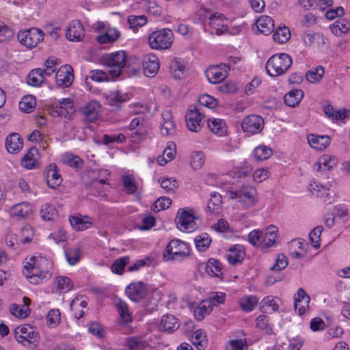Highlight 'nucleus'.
Instances as JSON below:
<instances>
[{"mask_svg":"<svg viewBox=\"0 0 350 350\" xmlns=\"http://www.w3.org/2000/svg\"><path fill=\"white\" fill-rule=\"evenodd\" d=\"M88 79H92L96 82H103L109 81V77L107 72L102 70H92L88 73V75L85 79V83H89Z\"/></svg>","mask_w":350,"mask_h":350,"instance_id":"obj_42","label":"nucleus"},{"mask_svg":"<svg viewBox=\"0 0 350 350\" xmlns=\"http://www.w3.org/2000/svg\"><path fill=\"white\" fill-rule=\"evenodd\" d=\"M265 240L266 237H264L262 232L260 230H254L248 235L249 242L254 246H260Z\"/></svg>","mask_w":350,"mask_h":350,"instance_id":"obj_51","label":"nucleus"},{"mask_svg":"<svg viewBox=\"0 0 350 350\" xmlns=\"http://www.w3.org/2000/svg\"><path fill=\"white\" fill-rule=\"evenodd\" d=\"M57 212L55 207L49 204L44 205L40 211V215L42 218L46 221L53 219L57 215Z\"/></svg>","mask_w":350,"mask_h":350,"instance_id":"obj_54","label":"nucleus"},{"mask_svg":"<svg viewBox=\"0 0 350 350\" xmlns=\"http://www.w3.org/2000/svg\"><path fill=\"white\" fill-rule=\"evenodd\" d=\"M64 253L66 260L70 265H76L81 259V252L78 248L74 247L65 250Z\"/></svg>","mask_w":350,"mask_h":350,"instance_id":"obj_50","label":"nucleus"},{"mask_svg":"<svg viewBox=\"0 0 350 350\" xmlns=\"http://www.w3.org/2000/svg\"><path fill=\"white\" fill-rule=\"evenodd\" d=\"M73 102L70 98H63L59 101V108L56 111L59 116L70 119L75 113Z\"/></svg>","mask_w":350,"mask_h":350,"instance_id":"obj_26","label":"nucleus"},{"mask_svg":"<svg viewBox=\"0 0 350 350\" xmlns=\"http://www.w3.org/2000/svg\"><path fill=\"white\" fill-rule=\"evenodd\" d=\"M258 299L256 296H243L239 300V305L244 312H251L257 306Z\"/></svg>","mask_w":350,"mask_h":350,"instance_id":"obj_35","label":"nucleus"},{"mask_svg":"<svg viewBox=\"0 0 350 350\" xmlns=\"http://www.w3.org/2000/svg\"><path fill=\"white\" fill-rule=\"evenodd\" d=\"M127 21L129 24V27L132 29L133 31H137L139 27H141L147 23V18L144 15H131L129 16Z\"/></svg>","mask_w":350,"mask_h":350,"instance_id":"obj_40","label":"nucleus"},{"mask_svg":"<svg viewBox=\"0 0 350 350\" xmlns=\"http://www.w3.org/2000/svg\"><path fill=\"white\" fill-rule=\"evenodd\" d=\"M291 38V33L288 27H278L274 31L273 38L275 42L280 44L286 42Z\"/></svg>","mask_w":350,"mask_h":350,"instance_id":"obj_37","label":"nucleus"},{"mask_svg":"<svg viewBox=\"0 0 350 350\" xmlns=\"http://www.w3.org/2000/svg\"><path fill=\"white\" fill-rule=\"evenodd\" d=\"M191 342L198 350L205 349L208 344L205 332L202 329H198L194 332L191 338Z\"/></svg>","mask_w":350,"mask_h":350,"instance_id":"obj_31","label":"nucleus"},{"mask_svg":"<svg viewBox=\"0 0 350 350\" xmlns=\"http://www.w3.org/2000/svg\"><path fill=\"white\" fill-rule=\"evenodd\" d=\"M245 255V253L243 246L241 245H236L229 250V253L227 254V259L231 265H234L241 262L244 259Z\"/></svg>","mask_w":350,"mask_h":350,"instance_id":"obj_24","label":"nucleus"},{"mask_svg":"<svg viewBox=\"0 0 350 350\" xmlns=\"http://www.w3.org/2000/svg\"><path fill=\"white\" fill-rule=\"evenodd\" d=\"M5 148L10 153H16L23 148V139L19 134L13 133L5 139Z\"/></svg>","mask_w":350,"mask_h":350,"instance_id":"obj_20","label":"nucleus"},{"mask_svg":"<svg viewBox=\"0 0 350 350\" xmlns=\"http://www.w3.org/2000/svg\"><path fill=\"white\" fill-rule=\"evenodd\" d=\"M323 230V228L321 226L314 228L309 234L310 241L312 245L318 248L320 247V236Z\"/></svg>","mask_w":350,"mask_h":350,"instance_id":"obj_58","label":"nucleus"},{"mask_svg":"<svg viewBox=\"0 0 350 350\" xmlns=\"http://www.w3.org/2000/svg\"><path fill=\"white\" fill-rule=\"evenodd\" d=\"M173 42V32L168 28L154 31L148 36V44L152 49H168L172 46Z\"/></svg>","mask_w":350,"mask_h":350,"instance_id":"obj_4","label":"nucleus"},{"mask_svg":"<svg viewBox=\"0 0 350 350\" xmlns=\"http://www.w3.org/2000/svg\"><path fill=\"white\" fill-rule=\"evenodd\" d=\"M5 242L9 247L13 250H20L21 242L20 241V237L12 233H9L5 236Z\"/></svg>","mask_w":350,"mask_h":350,"instance_id":"obj_62","label":"nucleus"},{"mask_svg":"<svg viewBox=\"0 0 350 350\" xmlns=\"http://www.w3.org/2000/svg\"><path fill=\"white\" fill-rule=\"evenodd\" d=\"M125 100L126 99L118 91L106 96L107 103L116 109H118Z\"/></svg>","mask_w":350,"mask_h":350,"instance_id":"obj_48","label":"nucleus"},{"mask_svg":"<svg viewBox=\"0 0 350 350\" xmlns=\"http://www.w3.org/2000/svg\"><path fill=\"white\" fill-rule=\"evenodd\" d=\"M210 130L219 136L225 135L227 132V126L224 120L220 118H211L208 121Z\"/></svg>","mask_w":350,"mask_h":350,"instance_id":"obj_29","label":"nucleus"},{"mask_svg":"<svg viewBox=\"0 0 350 350\" xmlns=\"http://www.w3.org/2000/svg\"><path fill=\"white\" fill-rule=\"evenodd\" d=\"M206 271L210 275L220 277L222 275L221 262L219 260L211 258L208 261Z\"/></svg>","mask_w":350,"mask_h":350,"instance_id":"obj_46","label":"nucleus"},{"mask_svg":"<svg viewBox=\"0 0 350 350\" xmlns=\"http://www.w3.org/2000/svg\"><path fill=\"white\" fill-rule=\"evenodd\" d=\"M99 175L103 176L104 178H100L99 180L94 178L90 185V187L91 188L97 189L98 195L100 196L104 193L103 185L106 184V180L110 176V172L107 170H100Z\"/></svg>","mask_w":350,"mask_h":350,"instance_id":"obj_33","label":"nucleus"},{"mask_svg":"<svg viewBox=\"0 0 350 350\" xmlns=\"http://www.w3.org/2000/svg\"><path fill=\"white\" fill-rule=\"evenodd\" d=\"M52 261L45 257L33 256L24 266L23 274L33 284H39L51 276Z\"/></svg>","mask_w":350,"mask_h":350,"instance_id":"obj_1","label":"nucleus"},{"mask_svg":"<svg viewBox=\"0 0 350 350\" xmlns=\"http://www.w3.org/2000/svg\"><path fill=\"white\" fill-rule=\"evenodd\" d=\"M129 262V256H123L116 259L111 265V271L117 274L121 275L123 273L124 269Z\"/></svg>","mask_w":350,"mask_h":350,"instance_id":"obj_52","label":"nucleus"},{"mask_svg":"<svg viewBox=\"0 0 350 350\" xmlns=\"http://www.w3.org/2000/svg\"><path fill=\"white\" fill-rule=\"evenodd\" d=\"M228 196L232 200H237L240 202L245 203L248 201L252 205L256 202L255 188L249 186H243L234 191H229Z\"/></svg>","mask_w":350,"mask_h":350,"instance_id":"obj_8","label":"nucleus"},{"mask_svg":"<svg viewBox=\"0 0 350 350\" xmlns=\"http://www.w3.org/2000/svg\"><path fill=\"white\" fill-rule=\"evenodd\" d=\"M308 142L311 147L316 149H323L329 143V137L327 136H314L308 137Z\"/></svg>","mask_w":350,"mask_h":350,"instance_id":"obj_39","label":"nucleus"},{"mask_svg":"<svg viewBox=\"0 0 350 350\" xmlns=\"http://www.w3.org/2000/svg\"><path fill=\"white\" fill-rule=\"evenodd\" d=\"M256 25L258 31L264 35L270 34L274 28L273 21L269 16H262L258 18Z\"/></svg>","mask_w":350,"mask_h":350,"instance_id":"obj_27","label":"nucleus"},{"mask_svg":"<svg viewBox=\"0 0 350 350\" xmlns=\"http://www.w3.org/2000/svg\"><path fill=\"white\" fill-rule=\"evenodd\" d=\"M303 97L304 92L301 90L295 89L285 94L284 102L287 106L295 107L299 105Z\"/></svg>","mask_w":350,"mask_h":350,"instance_id":"obj_28","label":"nucleus"},{"mask_svg":"<svg viewBox=\"0 0 350 350\" xmlns=\"http://www.w3.org/2000/svg\"><path fill=\"white\" fill-rule=\"evenodd\" d=\"M43 32L37 28L20 31L18 33V40L21 44L29 49L35 47L43 40Z\"/></svg>","mask_w":350,"mask_h":350,"instance_id":"obj_7","label":"nucleus"},{"mask_svg":"<svg viewBox=\"0 0 350 350\" xmlns=\"http://www.w3.org/2000/svg\"><path fill=\"white\" fill-rule=\"evenodd\" d=\"M292 64V58L289 55L284 53H277L267 62L266 70L271 77L281 76L288 71Z\"/></svg>","mask_w":350,"mask_h":350,"instance_id":"obj_2","label":"nucleus"},{"mask_svg":"<svg viewBox=\"0 0 350 350\" xmlns=\"http://www.w3.org/2000/svg\"><path fill=\"white\" fill-rule=\"evenodd\" d=\"M38 155V150L36 148L32 147L29 149L26 154L21 159V165L27 169H33L36 167L38 165L37 157Z\"/></svg>","mask_w":350,"mask_h":350,"instance_id":"obj_22","label":"nucleus"},{"mask_svg":"<svg viewBox=\"0 0 350 350\" xmlns=\"http://www.w3.org/2000/svg\"><path fill=\"white\" fill-rule=\"evenodd\" d=\"M146 286L142 282H135L129 284L126 288V293L128 297L135 302H138L146 295Z\"/></svg>","mask_w":350,"mask_h":350,"instance_id":"obj_14","label":"nucleus"},{"mask_svg":"<svg viewBox=\"0 0 350 350\" xmlns=\"http://www.w3.org/2000/svg\"><path fill=\"white\" fill-rule=\"evenodd\" d=\"M204 163V154L201 151L195 152L191 155V166L193 169H200Z\"/></svg>","mask_w":350,"mask_h":350,"instance_id":"obj_60","label":"nucleus"},{"mask_svg":"<svg viewBox=\"0 0 350 350\" xmlns=\"http://www.w3.org/2000/svg\"><path fill=\"white\" fill-rule=\"evenodd\" d=\"M117 309L120 317V323L126 325L132 321L131 313L129 310L126 303L120 299L116 304Z\"/></svg>","mask_w":350,"mask_h":350,"instance_id":"obj_30","label":"nucleus"},{"mask_svg":"<svg viewBox=\"0 0 350 350\" xmlns=\"http://www.w3.org/2000/svg\"><path fill=\"white\" fill-rule=\"evenodd\" d=\"M44 176L47 185L52 189L59 186L62 182V178L59 173L57 165L55 163H50L44 170Z\"/></svg>","mask_w":350,"mask_h":350,"instance_id":"obj_13","label":"nucleus"},{"mask_svg":"<svg viewBox=\"0 0 350 350\" xmlns=\"http://www.w3.org/2000/svg\"><path fill=\"white\" fill-rule=\"evenodd\" d=\"M119 37L120 32L116 29L109 28L104 35L99 36L97 38V40L99 43L104 44L110 42H114Z\"/></svg>","mask_w":350,"mask_h":350,"instance_id":"obj_44","label":"nucleus"},{"mask_svg":"<svg viewBox=\"0 0 350 350\" xmlns=\"http://www.w3.org/2000/svg\"><path fill=\"white\" fill-rule=\"evenodd\" d=\"M350 24L347 21L340 19L337 20L333 25L330 26L332 32L339 36L341 33H347L349 29Z\"/></svg>","mask_w":350,"mask_h":350,"instance_id":"obj_41","label":"nucleus"},{"mask_svg":"<svg viewBox=\"0 0 350 350\" xmlns=\"http://www.w3.org/2000/svg\"><path fill=\"white\" fill-rule=\"evenodd\" d=\"M130 129L132 131L131 137L135 138V136H142L145 134V131L142 126V120L139 118H135L130 124Z\"/></svg>","mask_w":350,"mask_h":350,"instance_id":"obj_56","label":"nucleus"},{"mask_svg":"<svg viewBox=\"0 0 350 350\" xmlns=\"http://www.w3.org/2000/svg\"><path fill=\"white\" fill-rule=\"evenodd\" d=\"M195 217L193 213L185 210H179L176 218V223L181 230H189L194 227Z\"/></svg>","mask_w":350,"mask_h":350,"instance_id":"obj_18","label":"nucleus"},{"mask_svg":"<svg viewBox=\"0 0 350 350\" xmlns=\"http://www.w3.org/2000/svg\"><path fill=\"white\" fill-rule=\"evenodd\" d=\"M198 102L200 105L210 109L216 107L218 104L215 98L208 94L201 95L198 98Z\"/></svg>","mask_w":350,"mask_h":350,"instance_id":"obj_63","label":"nucleus"},{"mask_svg":"<svg viewBox=\"0 0 350 350\" xmlns=\"http://www.w3.org/2000/svg\"><path fill=\"white\" fill-rule=\"evenodd\" d=\"M196 249L200 252L206 251L211 243V238L207 233H202L195 238Z\"/></svg>","mask_w":350,"mask_h":350,"instance_id":"obj_38","label":"nucleus"},{"mask_svg":"<svg viewBox=\"0 0 350 350\" xmlns=\"http://www.w3.org/2000/svg\"><path fill=\"white\" fill-rule=\"evenodd\" d=\"M32 207L27 202H22L13 206L10 210V215L16 219H25L32 213Z\"/></svg>","mask_w":350,"mask_h":350,"instance_id":"obj_19","label":"nucleus"},{"mask_svg":"<svg viewBox=\"0 0 350 350\" xmlns=\"http://www.w3.org/2000/svg\"><path fill=\"white\" fill-rule=\"evenodd\" d=\"M16 340L24 346H37L39 342L40 336L29 325H23L17 327L14 331Z\"/></svg>","mask_w":350,"mask_h":350,"instance_id":"obj_6","label":"nucleus"},{"mask_svg":"<svg viewBox=\"0 0 350 350\" xmlns=\"http://www.w3.org/2000/svg\"><path fill=\"white\" fill-rule=\"evenodd\" d=\"M229 67L226 64L211 66L206 71V76L211 83H218L224 81L228 75Z\"/></svg>","mask_w":350,"mask_h":350,"instance_id":"obj_12","label":"nucleus"},{"mask_svg":"<svg viewBox=\"0 0 350 350\" xmlns=\"http://www.w3.org/2000/svg\"><path fill=\"white\" fill-rule=\"evenodd\" d=\"M161 187L164 189L166 192H174L178 187V182L176 179H172L166 177H162L159 179Z\"/></svg>","mask_w":350,"mask_h":350,"instance_id":"obj_53","label":"nucleus"},{"mask_svg":"<svg viewBox=\"0 0 350 350\" xmlns=\"http://www.w3.org/2000/svg\"><path fill=\"white\" fill-rule=\"evenodd\" d=\"M148 346L146 341L135 337L126 339V347L129 350H144Z\"/></svg>","mask_w":350,"mask_h":350,"instance_id":"obj_47","label":"nucleus"},{"mask_svg":"<svg viewBox=\"0 0 350 350\" xmlns=\"http://www.w3.org/2000/svg\"><path fill=\"white\" fill-rule=\"evenodd\" d=\"M272 150L265 146H259L254 150V157L258 161H264L272 155Z\"/></svg>","mask_w":350,"mask_h":350,"instance_id":"obj_49","label":"nucleus"},{"mask_svg":"<svg viewBox=\"0 0 350 350\" xmlns=\"http://www.w3.org/2000/svg\"><path fill=\"white\" fill-rule=\"evenodd\" d=\"M221 202L222 198L219 193H211L207 204L206 211L212 213H217L220 208Z\"/></svg>","mask_w":350,"mask_h":350,"instance_id":"obj_32","label":"nucleus"},{"mask_svg":"<svg viewBox=\"0 0 350 350\" xmlns=\"http://www.w3.org/2000/svg\"><path fill=\"white\" fill-rule=\"evenodd\" d=\"M323 111L325 115L332 120H344L347 117V111L335 110L332 106L328 105L324 107Z\"/></svg>","mask_w":350,"mask_h":350,"instance_id":"obj_45","label":"nucleus"},{"mask_svg":"<svg viewBox=\"0 0 350 350\" xmlns=\"http://www.w3.org/2000/svg\"><path fill=\"white\" fill-rule=\"evenodd\" d=\"M45 77L42 68L31 70L26 77L28 85L33 87H39L44 82Z\"/></svg>","mask_w":350,"mask_h":350,"instance_id":"obj_25","label":"nucleus"},{"mask_svg":"<svg viewBox=\"0 0 350 350\" xmlns=\"http://www.w3.org/2000/svg\"><path fill=\"white\" fill-rule=\"evenodd\" d=\"M334 165V159H332L329 155H323L319 157L318 161L314 163V169L316 171H320L321 169L327 170L332 168Z\"/></svg>","mask_w":350,"mask_h":350,"instance_id":"obj_36","label":"nucleus"},{"mask_svg":"<svg viewBox=\"0 0 350 350\" xmlns=\"http://www.w3.org/2000/svg\"><path fill=\"white\" fill-rule=\"evenodd\" d=\"M57 59L55 57L48 58L44 64V68L42 69L44 77H50L56 70Z\"/></svg>","mask_w":350,"mask_h":350,"instance_id":"obj_57","label":"nucleus"},{"mask_svg":"<svg viewBox=\"0 0 350 350\" xmlns=\"http://www.w3.org/2000/svg\"><path fill=\"white\" fill-rule=\"evenodd\" d=\"M100 107L98 102L92 100L81 108V112L88 121L92 122L96 120L98 116Z\"/></svg>","mask_w":350,"mask_h":350,"instance_id":"obj_23","label":"nucleus"},{"mask_svg":"<svg viewBox=\"0 0 350 350\" xmlns=\"http://www.w3.org/2000/svg\"><path fill=\"white\" fill-rule=\"evenodd\" d=\"M310 300V298L305 291L301 288H299L297 293L294 295L295 310L299 315L304 314L309 308Z\"/></svg>","mask_w":350,"mask_h":350,"instance_id":"obj_16","label":"nucleus"},{"mask_svg":"<svg viewBox=\"0 0 350 350\" xmlns=\"http://www.w3.org/2000/svg\"><path fill=\"white\" fill-rule=\"evenodd\" d=\"M36 102V98L32 95L24 96L19 102L18 106L21 111L30 113L35 108Z\"/></svg>","mask_w":350,"mask_h":350,"instance_id":"obj_34","label":"nucleus"},{"mask_svg":"<svg viewBox=\"0 0 350 350\" xmlns=\"http://www.w3.org/2000/svg\"><path fill=\"white\" fill-rule=\"evenodd\" d=\"M85 30L79 21H72L67 27L66 36L70 41H80L84 37Z\"/></svg>","mask_w":350,"mask_h":350,"instance_id":"obj_15","label":"nucleus"},{"mask_svg":"<svg viewBox=\"0 0 350 350\" xmlns=\"http://www.w3.org/2000/svg\"><path fill=\"white\" fill-rule=\"evenodd\" d=\"M122 180L124 189L128 194H133L137 191V184L133 175H124Z\"/></svg>","mask_w":350,"mask_h":350,"instance_id":"obj_43","label":"nucleus"},{"mask_svg":"<svg viewBox=\"0 0 350 350\" xmlns=\"http://www.w3.org/2000/svg\"><path fill=\"white\" fill-rule=\"evenodd\" d=\"M324 74V68L323 66H318L315 70H308L306 72V77L307 79L311 83H315L319 81Z\"/></svg>","mask_w":350,"mask_h":350,"instance_id":"obj_59","label":"nucleus"},{"mask_svg":"<svg viewBox=\"0 0 350 350\" xmlns=\"http://www.w3.org/2000/svg\"><path fill=\"white\" fill-rule=\"evenodd\" d=\"M72 68L68 64L62 66L56 72L55 81L62 88L69 87L73 82L74 75Z\"/></svg>","mask_w":350,"mask_h":350,"instance_id":"obj_11","label":"nucleus"},{"mask_svg":"<svg viewBox=\"0 0 350 350\" xmlns=\"http://www.w3.org/2000/svg\"><path fill=\"white\" fill-rule=\"evenodd\" d=\"M20 234V241L22 244H26L31 241L34 232L31 226L27 225L21 229Z\"/></svg>","mask_w":350,"mask_h":350,"instance_id":"obj_55","label":"nucleus"},{"mask_svg":"<svg viewBox=\"0 0 350 350\" xmlns=\"http://www.w3.org/2000/svg\"><path fill=\"white\" fill-rule=\"evenodd\" d=\"M202 115L196 107L191 106L186 112L185 120L188 129L193 132H198L202 128Z\"/></svg>","mask_w":350,"mask_h":350,"instance_id":"obj_10","label":"nucleus"},{"mask_svg":"<svg viewBox=\"0 0 350 350\" xmlns=\"http://www.w3.org/2000/svg\"><path fill=\"white\" fill-rule=\"evenodd\" d=\"M264 127V120L258 115H250L245 117L241 123V128L245 133H259Z\"/></svg>","mask_w":350,"mask_h":350,"instance_id":"obj_9","label":"nucleus"},{"mask_svg":"<svg viewBox=\"0 0 350 350\" xmlns=\"http://www.w3.org/2000/svg\"><path fill=\"white\" fill-rule=\"evenodd\" d=\"M190 256L187 244L179 239L172 240L165 248L163 258L165 261H181Z\"/></svg>","mask_w":350,"mask_h":350,"instance_id":"obj_3","label":"nucleus"},{"mask_svg":"<svg viewBox=\"0 0 350 350\" xmlns=\"http://www.w3.org/2000/svg\"><path fill=\"white\" fill-rule=\"evenodd\" d=\"M56 283L57 288L62 291L67 292L72 288L71 280L66 276L57 277Z\"/></svg>","mask_w":350,"mask_h":350,"instance_id":"obj_61","label":"nucleus"},{"mask_svg":"<svg viewBox=\"0 0 350 350\" xmlns=\"http://www.w3.org/2000/svg\"><path fill=\"white\" fill-rule=\"evenodd\" d=\"M179 327L178 319L172 314L163 315L161 320L159 329L165 332H174Z\"/></svg>","mask_w":350,"mask_h":350,"instance_id":"obj_21","label":"nucleus"},{"mask_svg":"<svg viewBox=\"0 0 350 350\" xmlns=\"http://www.w3.org/2000/svg\"><path fill=\"white\" fill-rule=\"evenodd\" d=\"M144 73L148 77H154L159 69V59L158 57L150 53L146 55L143 62Z\"/></svg>","mask_w":350,"mask_h":350,"instance_id":"obj_17","label":"nucleus"},{"mask_svg":"<svg viewBox=\"0 0 350 350\" xmlns=\"http://www.w3.org/2000/svg\"><path fill=\"white\" fill-rule=\"evenodd\" d=\"M126 53L123 51L111 53L106 55L102 58L103 65L110 68L109 73L112 77H118L121 72V70L125 66Z\"/></svg>","mask_w":350,"mask_h":350,"instance_id":"obj_5","label":"nucleus"},{"mask_svg":"<svg viewBox=\"0 0 350 350\" xmlns=\"http://www.w3.org/2000/svg\"><path fill=\"white\" fill-rule=\"evenodd\" d=\"M226 294L222 292L213 293L207 301L211 303L213 307L222 304L225 302Z\"/></svg>","mask_w":350,"mask_h":350,"instance_id":"obj_64","label":"nucleus"}]
</instances>
